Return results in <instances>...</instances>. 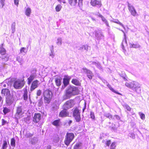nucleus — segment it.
<instances>
[{
    "mask_svg": "<svg viewBox=\"0 0 149 149\" xmlns=\"http://www.w3.org/2000/svg\"><path fill=\"white\" fill-rule=\"evenodd\" d=\"M79 90L76 87H70L66 90L65 93L63 97V100H65L70 98L72 96L78 94Z\"/></svg>",
    "mask_w": 149,
    "mask_h": 149,
    "instance_id": "f257e3e1",
    "label": "nucleus"
},
{
    "mask_svg": "<svg viewBox=\"0 0 149 149\" xmlns=\"http://www.w3.org/2000/svg\"><path fill=\"white\" fill-rule=\"evenodd\" d=\"M125 85L127 87L135 91L136 93H139L141 91V85L136 81H133L130 83H126L125 84Z\"/></svg>",
    "mask_w": 149,
    "mask_h": 149,
    "instance_id": "f03ea898",
    "label": "nucleus"
},
{
    "mask_svg": "<svg viewBox=\"0 0 149 149\" xmlns=\"http://www.w3.org/2000/svg\"><path fill=\"white\" fill-rule=\"evenodd\" d=\"M25 84V82L24 79H18L15 81L13 86L15 89H20L24 86Z\"/></svg>",
    "mask_w": 149,
    "mask_h": 149,
    "instance_id": "7ed1b4c3",
    "label": "nucleus"
},
{
    "mask_svg": "<svg viewBox=\"0 0 149 149\" xmlns=\"http://www.w3.org/2000/svg\"><path fill=\"white\" fill-rule=\"evenodd\" d=\"M74 136L72 133H67L66 137L64 141V143L67 146H68L70 143L74 138Z\"/></svg>",
    "mask_w": 149,
    "mask_h": 149,
    "instance_id": "20e7f679",
    "label": "nucleus"
},
{
    "mask_svg": "<svg viewBox=\"0 0 149 149\" xmlns=\"http://www.w3.org/2000/svg\"><path fill=\"white\" fill-rule=\"evenodd\" d=\"M73 115L76 121L79 122L81 120L80 110L77 108H74L73 111Z\"/></svg>",
    "mask_w": 149,
    "mask_h": 149,
    "instance_id": "39448f33",
    "label": "nucleus"
},
{
    "mask_svg": "<svg viewBox=\"0 0 149 149\" xmlns=\"http://www.w3.org/2000/svg\"><path fill=\"white\" fill-rule=\"evenodd\" d=\"M6 102L7 105L10 106L16 100H18L17 98H15L13 95H10L6 97Z\"/></svg>",
    "mask_w": 149,
    "mask_h": 149,
    "instance_id": "423d86ee",
    "label": "nucleus"
},
{
    "mask_svg": "<svg viewBox=\"0 0 149 149\" xmlns=\"http://www.w3.org/2000/svg\"><path fill=\"white\" fill-rule=\"evenodd\" d=\"M128 7L129 10L132 15L134 17L138 16V15L137 12L132 5L130 3H128Z\"/></svg>",
    "mask_w": 149,
    "mask_h": 149,
    "instance_id": "0eeeda50",
    "label": "nucleus"
},
{
    "mask_svg": "<svg viewBox=\"0 0 149 149\" xmlns=\"http://www.w3.org/2000/svg\"><path fill=\"white\" fill-rule=\"evenodd\" d=\"M72 76H68V75H65L63 79V84L64 86H63L62 88L64 89V88L66 86L69 84L70 80Z\"/></svg>",
    "mask_w": 149,
    "mask_h": 149,
    "instance_id": "6e6552de",
    "label": "nucleus"
},
{
    "mask_svg": "<svg viewBox=\"0 0 149 149\" xmlns=\"http://www.w3.org/2000/svg\"><path fill=\"white\" fill-rule=\"evenodd\" d=\"M41 118V115L40 113H35L33 117V121L37 123L39 122Z\"/></svg>",
    "mask_w": 149,
    "mask_h": 149,
    "instance_id": "1a4fd4ad",
    "label": "nucleus"
},
{
    "mask_svg": "<svg viewBox=\"0 0 149 149\" xmlns=\"http://www.w3.org/2000/svg\"><path fill=\"white\" fill-rule=\"evenodd\" d=\"M39 82V81L37 80H36L32 82L30 88L31 91H33L38 87Z\"/></svg>",
    "mask_w": 149,
    "mask_h": 149,
    "instance_id": "9d476101",
    "label": "nucleus"
},
{
    "mask_svg": "<svg viewBox=\"0 0 149 149\" xmlns=\"http://www.w3.org/2000/svg\"><path fill=\"white\" fill-rule=\"evenodd\" d=\"M63 109L61 111L59 114V116L63 117L68 116L69 113L67 109Z\"/></svg>",
    "mask_w": 149,
    "mask_h": 149,
    "instance_id": "9b49d317",
    "label": "nucleus"
},
{
    "mask_svg": "<svg viewBox=\"0 0 149 149\" xmlns=\"http://www.w3.org/2000/svg\"><path fill=\"white\" fill-rule=\"evenodd\" d=\"M95 37L98 39H103L104 36L102 32L100 30H98L95 32Z\"/></svg>",
    "mask_w": 149,
    "mask_h": 149,
    "instance_id": "f8f14e48",
    "label": "nucleus"
},
{
    "mask_svg": "<svg viewBox=\"0 0 149 149\" xmlns=\"http://www.w3.org/2000/svg\"><path fill=\"white\" fill-rule=\"evenodd\" d=\"M83 70L84 72L87 74V75L89 79H92V72L86 68H83Z\"/></svg>",
    "mask_w": 149,
    "mask_h": 149,
    "instance_id": "ddd939ff",
    "label": "nucleus"
},
{
    "mask_svg": "<svg viewBox=\"0 0 149 149\" xmlns=\"http://www.w3.org/2000/svg\"><path fill=\"white\" fill-rule=\"evenodd\" d=\"M23 114L22 111V106H19L17 107L16 113L15 115L16 117H19V115H21Z\"/></svg>",
    "mask_w": 149,
    "mask_h": 149,
    "instance_id": "4468645a",
    "label": "nucleus"
},
{
    "mask_svg": "<svg viewBox=\"0 0 149 149\" xmlns=\"http://www.w3.org/2000/svg\"><path fill=\"white\" fill-rule=\"evenodd\" d=\"M1 94L2 95L5 96L6 97L10 95V91L8 89H3L1 91Z\"/></svg>",
    "mask_w": 149,
    "mask_h": 149,
    "instance_id": "2eb2a0df",
    "label": "nucleus"
},
{
    "mask_svg": "<svg viewBox=\"0 0 149 149\" xmlns=\"http://www.w3.org/2000/svg\"><path fill=\"white\" fill-rule=\"evenodd\" d=\"M72 105V103L70 101H67L63 105V109H69L71 107Z\"/></svg>",
    "mask_w": 149,
    "mask_h": 149,
    "instance_id": "dca6fc26",
    "label": "nucleus"
},
{
    "mask_svg": "<svg viewBox=\"0 0 149 149\" xmlns=\"http://www.w3.org/2000/svg\"><path fill=\"white\" fill-rule=\"evenodd\" d=\"M52 94H49V95H48L47 96L44 97L45 102L47 104L49 103L52 99Z\"/></svg>",
    "mask_w": 149,
    "mask_h": 149,
    "instance_id": "f3484780",
    "label": "nucleus"
},
{
    "mask_svg": "<svg viewBox=\"0 0 149 149\" xmlns=\"http://www.w3.org/2000/svg\"><path fill=\"white\" fill-rule=\"evenodd\" d=\"M23 134L26 138H29L32 136L33 134H31L29 132L27 131L26 130H24L23 131Z\"/></svg>",
    "mask_w": 149,
    "mask_h": 149,
    "instance_id": "a211bd4d",
    "label": "nucleus"
},
{
    "mask_svg": "<svg viewBox=\"0 0 149 149\" xmlns=\"http://www.w3.org/2000/svg\"><path fill=\"white\" fill-rule=\"evenodd\" d=\"M121 31L124 33V38L121 44V45L122 46V48H123V50L124 49V46H126L127 45V41L126 39V36H125V33L124 32L123 30H121Z\"/></svg>",
    "mask_w": 149,
    "mask_h": 149,
    "instance_id": "6ab92c4d",
    "label": "nucleus"
},
{
    "mask_svg": "<svg viewBox=\"0 0 149 149\" xmlns=\"http://www.w3.org/2000/svg\"><path fill=\"white\" fill-rule=\"evenodd\" d=\"M31 8H27L26 9L25 11V14L27 17H29L31 13Z\"/></svg>",
    "mask_w": 149,
    "mask_h": 149,
    "instance_id": "aec40b11",
    "label": "nucleus"
},
{
    "mask_svg": "<svg viewBox=\"0 0 149 149\" xmlns=\"http://www.w3.org/2000/svg\"><path fill=\"white\" fill-rule=\"evenodd\" d=\"M102 5L101 1L94 0V6L98 7H100Z\"/></svg>",
    "mask_w": 149,
    "mask_h": 149,
    "instance_id": "412c9836",
    "label": "nucleus"
},
{
    "mask_svg": "<svg viewBox=\"0 0 149 149\" xmlns=\"http://www.w3.org/2000/svg\"><path fill=\"white\" fill-rule=\"evenodd\" d=\"M88 47L87 45H82L80 47L79 50L83 51L84 49L86 51H88Z\"/></svg>",
    "mask_w": 149,
    "mask_h": 149,
    "instance_id": "4be33fe9",
    "label": "nucleus"
},
{
    "mask_svg": "<svg viewBox=\"0 0 149 149\" xmlns=\"http://www.w3.org/2000/svg\"><path fill=\"white\" fill-rule=\"evenodd\" d=\"M49 94L52 95V93L51 91L49 90H45L44 91L43 95L44 97H46Z\"/></svg>",
    "mask_w": 149,
    "mask_h": 149,
    "instance_id": "5701e85b",
    "label": "nucleus"
},
{
    "mask_svg": "<svg viewBox=\"0 0 149 149\" xmlns=\"http://www.w3.org/2000/svg\"><path fill=\"white\" fill-rule=\"evenodd\" d=\"M70 4L72 6H75L77 3V0H68Z\"/></svg>",
    "mask_w": 149,
    "mask_h": 149,
    "instance_id": "b1692460",
    "label": "nucleus"
},
{
    "mask_svg": "<svg viewBox=\"0 0 149 149\" xmlns=\"http://www.w3.org/2000/svg\"><path fill=\"white\" fill-rule=\"evenodd\" d=\"M129 45L131 48H138L140 47V45L138 43L133 44L132 43H130Z\"/></svg>",
    "mask_w": 149,
    "mask_h": 149,
    "instance_id": "393cba45",
    "label": "nucleus"
},
{
    "mask_svg": "<svg viewBox=\"0 0 149 149\" xmlns=\"http://www.w3.org/2000/svg\"><path fill=\"white\" fill-rule=\"evenodd\" d=\"M60 120H56L53 122L52 124L58 127L60 125Z\"/></svg>",
    "mask_w": 149,
    "mask_h": 149,
    "instance_id": "a878e982",
    "label": "nucleus"
},
{
    "mask_svg": "<svg viewBox=\"0 0 149 149\" xmlns=\"http://www.w3.org/2000/svg\"><path fill=\"white\" fill-rule=\"evenodd\" d=\"M100 17L101 18L102 21L106 24V26L109 27V23L106 19L102 15H100Z\"/></svg>",
    "mask_w": 149,
    "mask_h": 149,
    "instance_id": "bb28decb",
    "label": "nucleus"
},
{
    "mask_svg": "<svg viewBox=\"0 0 149 149\" xmlns=\"http://www.w3.org/2000/svg\"><path fill=\"white\" fill-rule=\"evenodd\" d=\"M81 144L80 143H77L74 146L73 149H81Z\"/></svg>",
    "mask_w": 149,
    "mask_h": 149,
    "instance_id": "cd10ccee",
    "label": "nucleus"
},
{
    "mask_svg": "<svg viewBox=\"0 0 149 149\" xmlns=\"http://www.w3.org/2000/svg\"><path fill=\"white\" fill-rule=\"evenodd\" d=\"M28 91L26 89L24 91V93L23 95V99L25 100L26 101L28 99Z\"/></svg>",
    "mask_w": 149,
    "mask_h": 149,
    "instance_id": "c85d7f7f",
    "label": "nucleus"
},
{
    "mask_svg": "<svg viewBox=\"0 0 149 149\" xmlns=\"http://www.w3.org/2000/svg\"><path fill=\"white\" fill-rule=\"evenodd\" d=\"M37 141V138L36 137H34L29 139V142L31 144H35L36 142Z\"/></svg>",
    "mask_w": 149,
    "mask_h": 149,
    "instance_id": "c756f323",
    "label": "nucleus"
},
{
    "mask_svg": "<svg viewBox=\"0 0 149 149\" xmlns=\"http://www.w3.org/2000/svg\"><path fill=\"white\" fill-rule=\"evenodd\" d=\"M33 74H32L28 78V79H30V80H31L32 81L34 79L35 77V75L34 74V73H35L36 72V70H33Z\"/></svg>",
    "mask_w": 149,
    "mask_h": 149,
    "instance_id": "7c9ffc66",
    "label": "nucleus"
},
{
    "mask_svg": "<svg viewBox=\"0 0 149 149\" xmlns=\"http://www.w3.org/2000/svg\"><path fill=\"white\" fill-rule=\"evenodd\" d=\"M113 22L119 24L122 26L123 28H125V27L123 24L120 22L118 19H114L112 21Z\"/></svg>",
    "mask_w": 149,
    "mask_h": 149,
    "instance_id": "2f4dec72",
    "label": "nucleus"
},
{
    "mask_svg": "<svg viewBox=\"0 0 149 149\" xmlns=\"http://www.w3.org/2000/svg\"><path fill=\"white\" fill-rule=\"evenodd\" d=\"M72 82L76 85H79L80 84L79 81L76 79H73L72 81Z\"/></svg>",
    "mask_w": 149,
    "mask_h": 149,
    "instance_id": "473e14b6",
    "label": "nucleus"
},
{
    "mask_svg": "<svg viewBox=\"0 0 149 149\" xmlns=\"http://www.w3.org/2000/svg\"><path fill=\"white\" fill-rule=\"evenodd\" d=\"M116 143L114 142H112L110 146V149H116Z\"/></svg>",
    "mask_w": 149,
    "mask_h": 149,
    "instance_id": "72a5a7b5",
    "label": "nucleus"
},
{
    "mask_svg": "<svg viewBox=\"0 0 149 149\" xmlns=\"http://www.w3.org/2000/svg\"><path fill=\"white\" fill-rule=\"evenodd\" d=\"M8 147L7 142L6 141H4L3 143L2 149H6Z\"/></svg>",
    "mask_w": 149,
    "mask_h": 149,
    "instance_id": "f704fd0d",
    "label": "nucleus"
},
{
    "mask_svg": "<svg viewBox=\"0 0 149 149\" xmlns=\"http://www.w3.org/2000/svg\"><path fill=\"white\" fill-rule=\"evenodd\" d=\"M15 140L14 138H12L11 140V145L12 147H15Z\"/></svg>",
    "mask_w": 149,
    "mask_h": 149,
    "instance_id": "c9c22d12",
    "label": "nucleus"
},
{
    "mask_svg": "<svg viewBox=\"0 0 149 149\" xmlns=\"http://www.w3.org/2000/svg\"><path fill=\"white\" fill-rule=\"evenodd\" d=\"M55 83H56V85L57 86H59L61 85V81L60 79H56L55 80Z\"/></svg>",
    "mask_w": 149,
    "mask_h": 149,
    "instance_id": "e433bc0d",
    "label": "nucleus"
},
{
    "mask_svg": "<svg viewBox=\"0 0 149 149\" xmlns=\"http://www.w3.org/2000/svg\"><path fill=\"white\" fill-rule=\"evenodd\" d=\"M62 8V6L60 4L58 5L55 8L56 11L57 12L60 11Z\"/></svg>",
    "mask_w": 149,
    "mask_h": 149,
    "instance_id": "4c0bfd02",
    "label": "nucleus"
},
{
    "mask_svg": "<svg viewBox=\"0 0 149 149\" xmlns=\"http://www.w3.org/2000/svg\"><path fill=\"white\" fill-rule=\"evenodd\" d=\"M59 140V138L58 136L55 137L53 139V142L55 143H57L58 142Z\"/></svg>",
    "mask_w": 149,
    "mask_h": 149,
    "instance_id": "58836bf2",
    "label": "nucleus"
},
{
    "mask_svg": "<svg viewBox=\"0 0 149 149\" xmlns=\"http://www.w3.org/2000/svg\"><path fill=\"white\" fill-rule=\"evenodd\" d=\"M0 52L1 54L3 55L5 54L6 50L4 48L1 47L0 48Z\"/></svg>",
    "mask_w": 149,
    "mask_h": 149,
    "instance_id": "ea45409f",
    "label": "nucleus"
},
{
    "mask_svg": "<svg viewBox=\"0 0 149 149\" xmlns=\"http://www.w3.org/2000/svg\"><path fill=\"white\" fill-rule=\"evenodd\" d=\"M15 23L13 22L11 25V29L12 31V33H14L15 31Z\"/></svg>",
    "mask_w": 149,
    "mask_h": 149,
    "instance_id": "a19ab883",
    "label": "nucleus"
},
{
    "mask_svg": "<svg viewBox=\"0 0 149 149\" xmlns=\"http://www.w3.org/2000/svg\"><path fill=\"white\" fill-rule=\"evenodd\" d=\"M62 39L61 38H58L57 39V44L58 46H61V45Z\"/></svg>",
    "mask_w": 149,
    "mask_h": 149,
    "instance_id": "79ce46f5",
    "label": "nucleus"
},
{
    "mask_svg": "<svg viewBox=\"0 0 149 149\" xmlns=\"http://www.w3.org/2000/svg\"><path fill=\"white\" fill-rule=\"evenodd\" d=\"M139 114L140 117V118L142 120H144L145 119V115L143 113L139 112Z\"/></svg>",
    "mask_w": 149,
    "mask_h": 149,
    "instance_id": "37998d69",
    "label": "nucleus"
},
{
    "mask_svg": "<svg viewBox=\"0 0 149 149\" xmlns=\"http://www.w3.org/2000/svg\"><path fill=\"white\" fill-rule=\"evenodd\" d=\"M5 0H0V3L1 4V5H0V8H3L5 5Z\"/></svg>",
    "mask_w": 149,
    "mask_h": 149,
    "instance_id": "c03bdc74",
    "label": "nucleus"
},
{
    "mask_svg": "<svg viewBox=\"0 0 149 149\" xmlns=\"http://www.w3.org/2000/svg\"><path fill=\"white\" fill-rule=\"evenodd\" d=\"M123 106L125 108H126L127 110L129 111H130L131 109L130 107L127 104H125L123 105Z\"/></svg>",
    "mask_w": 149,
    "mask_h": 149,
    "instance_id": "a18cd8bd",
    "label": "nucleus"
},
{
    "mask_svg": "<svg viewBox=\"0 0 149 149\" xmlns=\"http://www.w3.org/2000/svg\"><path fill=\"white\" fill-rule=\"evenodd\" d=\"M27 52V51L26 50L25 48L24 47H22L20 49V53H22L23 52L26 53Z\"/></svg>",
    "mask_w": 149,
    "mask_h": 149,
    "instance_id": "49530a36",
    "label": "nucleus"
},
{
    "mask_svg": "<svg viewBox=\"0 0 149 149\" xmlns=\"http://www.w3.org/2000/svg\"><path fill=\"white\" fill-rule=\"evenodd\" d=\"M9 109L7 108H4L3 110V112L5 114L9 112Z\"/></svg>",
    "mask_w": 149,
    "mask_h": 149,
    "instance_id": "de8ad7c7",
    "label": "nucleus"
},
{
    "mask_svg": "<svg viewBox=\"0 0 149 149\" xmlns=\"http://www.w3.org/2000/svg\"><path fill=\"white\" fill-rule=\"evenodd\" d=\"M83 0H78V6L80 8H81L83 5Z\"/></svg>",
    "mask_w": 149,
    "mask_h": 149,
    "instance_id": "09e8293b",
    "label": "nucleus"
},
{
    "mask_svg": "<svg viewBox=\"0 0 149 149\" xmlns=\"http://www.w3.org/2000/svg\"><path fill=\"white\" fill-rule=\"evenodd\" d=\"M94 65H95L96 66H97L98 68L99 69H101V67L100 64V63L98 62H94Z\"/></svg>",
    "mask_w": 149,
    "mask_h": 149,
    "instance_id": "8fccbe9b",
    "label": "nucleus"
},
{
    "mask_svg": "<svg viewBox=\"0 0 149 149\" xmlns=\"http://www.w3.org/2000/svg\"><path fill=\"white\" fill-rule=\"evenodd\" d=\"M17 61L20 63H22V59L20 56H17Z\"/></svg>",
    "mask_w": 149,
    "mask_h": 149,
    "instance_id": "3c124183",
    "label": "nucleus"
},
{
    "mask_svg": "<svg viewBox=\"0 0 149 149\" xmlns=\"http://www.w3.org/2000/svg\"><path fill=\"white\" fill-rule=\"evenodd\" d=\"M2 59L3 61H6L8 60L9 59V57L8 56H6L3 57H2Z\"/></svg>",
    "mask_w": 149,
    "mask_h": 149,
    "instance_id": "603ef678",
    "label": "nucleus"
},
{
    "mask_svg": "<svg viewBox=\"0 0 149 149\" xmlns=\"http://www.w3.org/2000/svg\"><path fill=\"white\" fill-rule=\"evenodd\" d=\"M109 88L112 91H113V92L115 93H116L117 94H119V93H118L116 91H115L113 88H112L110 86H108Z\"/></svg>",
    "mask_w": 149,
    "mask_h": 149,
    "instance_id": "864d4df0",
    "label": "nucleus"
},
{
    "mask_svg": "<svg viewBox=\"0 0 149 149\" xmlns=\"http://www.w3.org/2000/svg\"><path fill=\"white\" fill-rule=\"evenodd\" d=\"M111 141L110 140H107V141L106 142V144L107 146H109V145L111 144Z\"/></svg>",
    "mask_w": 149,
    "mask_h": 149,
    "instance_id": "5fc2aeb1",
    "label": "nucleus"
},
{
    "mask_svg": "<svg viewBox=\"0 0 149 149\" xmlns=\"http://www.w3.org/2000/svg\"><path fill=\"white\" fill-rule=\"evenodd\" d=\"M41 93V91L40 90H39L38 91L37 93V95L38 96H39L40 95Z\"/></svg>",
    "mask_w": 149,
    "mask_h": 149,
    "instance_id": "6e6d98bb",
    "label": "nucleus"
},
{
    "mask_svg": "<svg viewBox=\"0 0 149 149\" xmlns=\"http://www.w3.org/2000/svg\"><path fill=\"white\" fill-rule=\"evenodd\" d=\"M1 121L2 123V125H4L7 123V121L3 119H2Z\"/></svg>",
    "mask_w": 149,
    "mask_h": 149,
    "instance_id": "4d7b16f0",
    "label": "nucleus"
},
{
    "mask_svg": "<svg viewBox=\"0 0 149 149\" xmlns=\"http://www.w3.org/2000/svg\"><path fill=\"white\" fill-rule=\"evenodd\" d=\"M50 56H51L52 58H53L54 56V52H51L49 55Z\"/></svg>",
    "mask_w": 149,
    "mask_h": 149,
    "instance_id": "13d9d810",
    "label": "nucleus"
},
{
    "mask_svg": "<svg viewBox=\"0 0 149 149\" xmlns=\"http://www.w3.org/2000/svg\"><path fill=\"white\" fill-rule=\"evenodd\" d=\"M60 3H65L66 2L65 0H57Z\"/></svg>",
    "mask_w": 149,
    "mask_h": 149,
    "instance_id": "bf43d9fd",
    "label": "nucleus"
},
{
    "mask_svg": "<svg viewBox=\"0 0 149 149\" xmlns=\"http://www.w3.org/2000/svg\"><path fill=\"white\" fill-rule=\"evenodd\" d=\"M14 1L15 4L17 6L19 3V0H14Z\"/></svg>",
    "mask_w": 149,
    "mask_h": 149,
    "instance_id": "052dcab7",
    "label": "nucleus"
},
{
    "mask_svg": "<svg viewBox=\"0 0 149 149\" xmlns=\"http://www.w3.org/2000/svg\"><path fill=\"white\" fill-rule=\"evenodd\" d=\"M106 116L109 118H112L111 115L110 114H106Z\"/></svg>",
    "mask_w": 149,
    "mask_h": 149,
    "instance_id": "680f3d73",
    "label": "nucleus"
},
{
    "mask_svg": "<svg viewBox=\"0 0 149 149\" xmlns=\"http://www.w3.org/2000/svg\"><path fill=\"white\" fill-rule=\"evenodd\" d=\"M132 137V138L133 139H134L135 138V136L134 134H131V136H130Z\"/></svg>",
    "mask_w": 149,
    "mask_h": 149,
    "instance_id": "e2e57ef3",
    "label": "nucleus"
},
{
    "mask_svg": "<svg viewBox=\"0 0 149 149\" xmlns=\"http://www.w3.org/2000/svg\"><path fill=\"white\" fill-rule=\"evenodd\" d=\"M42 100H40L39 101V104L40 105H41L42 104Z\"/></svg>",
    "mask_w": 149,
    "mask_h": 149,
    "instance_id": "0e129e2a",
    "label": "nucleus"
},
{
    "mask_svg": "<svg viewBox=\"0 0 149 149\" xmlns=\"http://www.w3.org/2000/svg\"><path fill=\"white\" fill-rule=\"evenodd\" d=\"M28 84L30 85L31 84L32 81L31 80H30V79H28Z\"/></svg>",
    "mask_w": 149,
    "mask_h": 149,
    "instance_id": "69168bd1",
    "label": "nucleus"
},
{
    "mask_svg": "<svg viewBox=\"0 0 149 149\" xmlns=\"http://www.w3.org/2000/svg\"><path fill=\"white\" fill-rule=\"evenodd\" d=\"M86 103H85L84 107L82 109L83 112H84V110L86 109Z\"/></svg>",
    "mask_w": 149,
    "mask_h": 149,
    "instance_id": "338daca9",
    "label": "nucleus"
},
{
    "mask_svg": "<svg viewBox=\"0 0 149 149\" xmlns=\"http://www.w3.org/2000/svg\"><path fill=\"white\" fill-rule=\"evenodd\" d=\"M51 52H54V48H53V47L52 46V48L51 49Z\"/></svg>",
    "mask_w": 149,
    "mask_h": 149,
    "instance_id": "774afa93",
    "label": "nucleus"
}]
</instances>
